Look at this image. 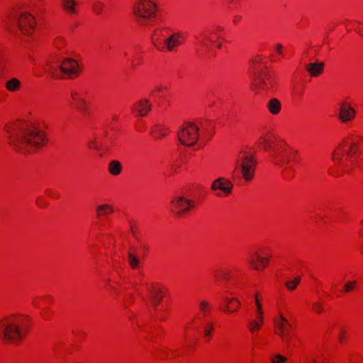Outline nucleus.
I'll list each match as a JSON object with an SVG mask.
<instances>
[{"mask_svg":"<svg viewBox=\"0 0 363 363\" xmlns=\"http://www.w3.org/2000/svg\"><path fill=\"white\" fill-rule=\"evenodd\" d=\"M89 147L93 149H98V145L96 142L93 141L89 144Z\"/></svg>","mask_w":363,"mask_h":363,"instance_id":"46","label":"nucleus"},{"mask_svg":"<svg viewBox=\"0 0 363 363\" xmlns=\"http://www.w3.org/2000/svg\"><path fill=\"white\" fill-rule=\"evenodd\" d=\"M273 84L274 76L271 72L260 70L255 74L253 86L257 92L269 90Z\"/></svg>","mask_w":363,"mask_h":363,"instance_id":"8","label":"nucleus"},{"mask_svg":"<svg viewBox=\"0 0 363 363\" xmlns=\"http://www.w3.org/2000/svg\"><path fill=\"white\" fill-rule=\"evenodd\" d=\"M275 325L277 327L276 333L278 335L286 333V330L288 329H292L291 324L281 314H280L279 318L275 320Z\"/></svg>","mask_w":363,"mask_h":363,"instance_id":"16","label":"nucleus"},{"mask_svg":"<svg viewBox=\"0 0 363 363\" xmlns=\"http://www.w3.org/2000/svg\"><path fill=\"white\" fill-rule=\"evenodd\" d=\"M184 39L182 33L174 32L163 40L152 39V43L161 52H173L178 46L183 44Z\"/></svg>","mask_w":363,"mask_h":363,"instance_id":"7","label":"nucleus"},{"mask_svg":"<svg viewBox=\"0 0 363 363\" xmlns=\"http://www.w3.org/2000/svg\"><path fill=\"white\" fill-rule=\"evenodd\" d=\"M269 259V257H262L259 255L255 254L253 255V257L251 259H249L248 261H249L250 265L255 269L259 270V264L258 263H259L261 265L263 266V267H264L266 266L267 263L268 262Z\"/></svg>","mask_w":363,"mask_h":363,"instance_id":"18","label":"nucleus"},{"mask_svg":"<svg viewBox=\"0 0 363 363\" xmlns=\"http://www.w3.org/2000/svg\"><path fill=\"white\" fill-rule=\"evenodd\" d=\"M332 160L333 162L337 164L342 165L343 164V160L341 156L340 150L338 147L333 154L332 155Z\"/></svg>","mask_w":363,"mask_h":363,"instance_id":"34","label":"nucleus"},{"mask_svg":"<svg viewBox=\"0 0 363 363\" xmlns=\"http://www.w3.org/2000/svg\"><path fill=\"white\" fill-rule=\"evenodd\" d=\"M143 248L145 252H147L149 250V247L146 244L143 245Z\"/></svg>","mask_w":363,"mask_h":363,"instance_id":"49","label":"nucleus"},{"mask_svg":"<svg viewBox=\"0 0 363 363\" xmlns=\"http://www.w3.org/2000/svg\"><path fill=\"white\" fill-rule=\"evenodd\" d=\"M199 308L202 311L203 315L206 316L210 312L211 306L208 301H202L199 303Z\"/></svg>","mask_w":363,"mask_h":363,"instance_id":"33","label":"nucleus"},{"mask_svg":"<svg viewBox=\"0 0 363 363\" xmlns=\"http://www.w3.org/2000/svg\"><path fill=\"white\" fill-rule=\"evenodd\" d=\"M113 211V207L109 204H101L96 207V215L98 218L107 216Z\"/></svg>","mask_w":363,"mask_h":363,"instance_id":"23","label":"nucleus"},{"mask_svg":"<svg viewBox=\"0 0 363 363\" xmlns=\"http://www.w3.org/2000/svg\"><path fill=\"white\" fill-rule=\"evenodd\" d=\"M343 335H344V331L343 330H341L340 333V335H339V340L340 342H342V339H343Z\"/></svg>","mask_w":363,"mask_h":363,"instance_id":"48","label":"nucleus"},{"mask_svg":"<svg viewBox=\"0 0 363 363\" xmlns=\"http://www.w3.org/2000/svg\"><path fill=\"white\" fill-rule=\"evenodd\" d=\"M130 229H131V232H132L133 235L135 238V239L139 241L140 240H139V238L137 236L136 231L135 230V227L133 226V225L132 223H130Z\"/></svg>","mask_w":363,"mask_h":363,"instance_id":"44","label":"nucleus"},{"mask_svg":"<svg viewBox=\"0 0 363 363\" xmlns=\"http://www.w3.org/2000/svg\"><path fill=\"white\" fill-rule=\"evenodd\" d=\"M293 330V328L292 329H288L287 330H286V334H291V332Z\"/></svg>","mask_w":363,"mask_h":363,"instance_id":"54","label":"nucleus"},{"mask_svg":"<svg viewBox=\"0 0 363 363\" xmlns=\"http://www.w3.org/2000/svg\"><path fill=\"white\" fill-rule=\"evenodd\" d=\"M356 286H357V281H348L345 285V291L350 292L352 290H353Z\"/></svg>","mask_w":363,"mask_h":363,"instance_id":"38","label":"nucleus"},{"mask_svg":"<svg viewBox=\"0 0 363 363\" xmlns=\"http://www.w3.org/2000/svg\"><path fill=\"white\" fill-rule=\"evenodd\" d=\"M16 137L11 139V144L18 152L26 153L30 148L41 147L45 143V135L43 133L34 128H26L20 133H15Z\"/></svg>","mask_w":363,"mask_h":363,"instance_id":"1","label":"nucleus"},{"mask_svg":"<svg viewBox=\"0 0 363 363\" xmlns=\"http://www.w3.org/2000/svg\"><path fill=\"white\" fill-rule=\"evenodd\" d=\"M312 309L318 313H320L323 311L322 303L319 301H315L313 303Z\"/></svg>","mask_w":363,"mask_h":363,"instance_id":"40","label":"nucleus"},{"mask_svg":"<svg viewBox=\"0 0 363 363\" xmlns=\"http://www.w3.org/2000/svg\"><path fill=\"white\" fill-rule=\"evenodd\" d=\"M263 323V319H259L257 320H251L249 323V329L250 332L255 333L256 330H259Z\"/></svg>","mask_w":363,"mask_h":363,"instance_id":"31","label":"nucleus"},{"mask_svg":"<svg viewBox=\"0 0 363 363\" xmlns=\"http://www.w3.org/2000/svg\"><path fill=\"white\" fill-rule=\"evenodd\" d=\"M150 110L151 105L147 99H141L133 108V111L138 113L139 116H145Z\"/></svg>","mask_w":363,"mask_h":363,"instance_id":"15","label":"nucleus"},{"mask_svg":"<svg viewBox=\"0 0 363 363\" xmlns=\"http://www.w3.org/2000/svg\"><path fill=\"white\" fill-rule=\"evenodd\" d=\"M62 7L69 15H75L77 13V3L75 0H61Z\"/></svg>","mask_w":363,"mask_h":363,"instance_id":"17","label":"nucleus"},{"mask_svg":"<svg viewBox=\"0 0 363 363\" xmlns=\"http://www.w3.org/2000/svg\"><path fill=\"white\" fill-rule=\"evenodd\" d=\"M128 264L132 269H137L139 267L140 259L136 255H135L132 252H129L128 255Z\"/></svg>","mask_w":363,"mask_h":363,"instance_id":"29","label":"nucleus"},{"mask_svg":"<svg viewBox=\"0 0 363 363\" xmlns=\"http://www.w3.org/2000/svg\"><path fill=\"white\" fill-rule=\"evenodd\" d=\"M300 281H301V277H296L292 280L287 281L286 282V286L289 290L294 291L296 288L298 284L300 283Z\"/></svg>","mask_w":363,"mask_h":363,"instance_id":"32","label":"nucleus"},{"mask_svg":"<svg viewBox=\"0 0 363 363\" xmlns=\"http://www.w3.org/2000/svg\"><path fill=\"white\" fill-rule=\"evenodd\" d=\"M217 48H218V49H220V48H222V44H221L220 43H217Z\"/></svg>","mask_w":363,"mask_h":363,"instance_id":"53","label":"nucleus"},{"mask_svg":"<svg viewBox=\"0 0 363 363\" xmlns=\"http://www.w3.org/2000/svg\"><path fill=\"white\" fill-rule=\"evenodd\" d=\"M255 303L257 309V320L263 319V312L262 309V306L257 296L255 297Z\"/></svg>","mask_w":363,"mask_h":363,"instance_id":"36","label":"nucleus"},{"mask_svg":"<svg viewBox=\"0 0 363 363\" xmlns=\"http://www.w3.org/2000/svg\"><path fill=\"white\" fill-rule=\"evenodd\" d=\"M59 69L69 77L79 72L77 62L72 58H65L59 66L55 65L54 62L48 61L45 67L46 72L56 78L60 77Z\"/></svg>","mask_w":363,"mask_h":363,"instance_id":"5","label":"nucleus"},{"mask_svg":"<svg viewBox=\"0 0 363 363\" xmlns=\"http://www.w3.org/2000/svg\"><path fill=\"white\" fill-rule=\"evenodd\" d=\"M256 164L253 155L246 151H240L235 162L234 172H240L245 180L250 181L254 177Z\"/></svg>","mask_w":363,"mask_h":363,"instance_id":"3","label":"nucleus"},{"mask_svg":"<svg viewBox=\"0 0 363 363\" xmlns=\"http://www.w3.org/2000/svg\"><path fill=\"white\" fill-rule=\"evenodd\" d=\"M272 157L274 160V162L277 165L285 169L288 168V163L291 160V154L286 150L273 153L272 154Z\"/></svg>","mask_w":363,"mask_h":363,"instance_id":"13","label":"nucleus"},{"mask_svg":"<svg viewBox=\"0 0 363 363\" xmlns=\"http://www.w3.org/2000/svg\"><path fill=\"white\" fill-rule=\"evenodd\" d=\"M70 96H71V104L73 105L74 103L77 102L80 98L82 96L81 94L74 90L71 91L70 92Z\"/></svg>","mask_w":363,"mask_h":363,"instance_id":"35","label":"nucleus"},{"mask_svg":"<svg viewBox=\"0 0 363 363\" xmlns=\"http://www.w3.org/2000/svg\"><path fill=\"white\" fill-rule=\"evenodd\" d=\"M33 305H35L36 306H38V303L36 301H33Z\"/></svg>","mask_w":363,"mask_h":363,"instance_id":"55","label":"nucleus"},{"mask_svg":"<svg viewBox=\"0 0 363 363\" xmlns=\"http://www.w3.org/2000/svg\"><path fill=\"white\" fill-rule=\"evenodd\" d=\"M21 319L16 315L0 319V338L8 342H18L23 337L20 326Z\"/></svg>","mask_w":363,"mask_h":363,"instance_id":"2","label":"nucleus"},{"mask_svg":"<svg viewBox=\"0 0 363 363\" xmlns=\"http://www.w3.org/2000/svg\"><path fill=\"white\" fill-rule=\"evenodd\" d=\"M199 125L193 122L184 123L177 132V137L179 142L186 146L194 145L199 136Z\"/></svg>","mask_w":363,"mask_h":363,"instance_id":"6","label":"nucleus"},{"mask_svg":"<svg viewBox=\"0 0 363 363\" xmlns=\"http://www.w3.org/2000/svg\"><path fill=\"white\" fill-rule=\"evenodd\" d=\"M201 39L199 40V45L208 51L211 48V44L213 43L209 35L203 33L201 34Z\"/></svg>","mask_w":363,"mask_h":363,"instance_id":"25","label":"nucleus"},{"mask_svg":"<svg viewBox=\"0 0 363 363\" xmlns=\"http://www.w3.org/2000/svg\"><path fill=\"white\" fill-rule=\"evenodd\" d=\"M275 50H276V51L277 52L278 54L282 55L283 46H282L281 44H280V43L276 44L275 45Z\"/></svg>","mask_w":363,"mask_h":363,"instance_id":"43","label":"nucleus"},{"mask_svg":"<svg viewBox=\"0 0 363 363\" xmlns=\"http://www.w3.org/2000/svg\"><path fill=\"white\" fill-rule=\"evenodd\" d=\"M214 329L213 323L212 322H208L206 324L203 328V335L206 338V341L208 342L211 337L212 332Z\"/></svg>","mask_w":363,"mask_h":363,"instance_id":"30","label":"nucleus"},{"mask_svg":"<svg viewBox=\"0 0 363 363\" xmlns=\"http://www.w3.org/2000/svg\"><path fill=\"white\" fill-rule=\"evenodd\" d=\"M19 30L25 35H30L35 26V18L32 14L27 12L22 13L17 19Z\"/></svg>","mask_w":363,"mask_h":363,"instance_id":"10","label":"nucleus"},{"mask_svg":"<svg viewBox=\"0 0 363 363\" xmlns=\"http://www.w3.org/2000/svg\"><path fill=\"white\" fill-rule=\"evenodd\" d=\"M73 106L83 116H86L89 114L88 104L83 97L80 98V99L77 102L74 103Z\"/></svg>","mask_w":363,"mask_h":363,"instance_id":"21","label":"nucleus"},{"mask_svg":"<svg viewBox=\"0 0 363 363\" xmlns=\"http://www.w3.org/2000/svg\"><path fill=\"white\" fill-rule=\"evenodd\" d=\"M230 275V272H227V271L220 272V277L225 280H228Z\"/></svg>","mask_w":363,"mask_h":363,"instance_id":"42","label":"nucleus"},{"mask_svg":"<svg viewBox=\"0 0 363 363\" xmlns=\"http://www.w3.org/2000/svg\"><path fill=\"white\" fill-rule=\"evenodd\" d=\"M312 363H316V361H315V360H313Z\"/></svg>","mask_w":363,"mask_h":363,"instance_id":"58","label":"nucleus"},{"mask_svg":"<svg viewBox=\"0 0 363 363\" xmlns=\"http://www.w3.org/2000/svg\"><path fill=\"white\" fill-rule=\"evenodd\" d=\"M199 124L201 126V127H205V122L203 121V120H200L199 121Z\"/></svg>","mask_w":363,"mask_h":363,"instance_id":"51","label":"nucleus"},{"mask_svg":"<svg viewBox=\"0 0 363 363\" xmlns=\"http://www.w3.org/2000/svg\"><path fill=\"white\" fill-rule=\"evenodd\" d=\"M216 195L218 196H222V194L220 193H216Z\"/></svg>","mask_w":363,"mask_h":363,"instance_id":"56","label":"nucleus"},{"mask_svg":"<svg viewBox=\"0 0 363 363\" xmlns=\"http://www.w3.org/2000/svg\"><path fill=\"white\" fill-rule=\"evenodd\" d=\"M339 110L340 112L338 115V118L343 123L351 121L355 117V109L353 107H352V106L350 104L345 101H342L340 103Z\"/></svg>","mask_w":363,"mask_h":363,"instance_id":"11","label":"nucleus"},{"mask_svg":"<svg viewBox=\"0 0 363 363\" xmlns=\"http://www.w3.org/2000/svg\"><path fill=\"white\" fill-rule=\"evenodd\" d=\"M233 186V184L228 179L223 177H219L212 183L211 189L214 191L220 190L225 195H228L231 193Z\"/></svg>","mask_w":363,"mask_h":363,"instance_id":"12","label":"nucleus"},{"mask_svg":"<svg viewBox=\"0 0 363 363\" xmlns=\"http://www.w3.org/2000/svg\"><path fill=\"white\" fill-rule=\"evenodd\" d=\"M231 308L234 311H236L238 308L236 307V303H234V304L231 305Z\"/></svg>","mask_w":363,"mask_h":363,"instance_id":"50","label":"nucleus"},{"mask_svg":"<svg viewBox=\"0 0 363 363\" xmlns=\"http://www.w3.org/2000/svg\"><path fill=\"white\" fill-rule=\"evenodd\" d=\"M108 171L113 176H118L122 172V164L118 160H111L108 164Z\"/></svg>","mask_w":363,"mask_h":363,"instance_id":"20","label":"nucleus"},{"mask_svg":"<svg viewBox=\"0 0 363 363\" xmlns=\"http://www.w3.org/2000/svg\"><path fill=\"white\" fill-rule=\"evenodd\" d=\"M267 107L272 114L277 115L279 113L281 106L277 99L272 98L267 102Z\"/></svg>","mask_w":363,"mask_h":363,"instance_id":"22","label":"nucleus"},{"mask_svg":"<svg viewBox=\"0 0 363 363\" xmlns=\"http://www.w3.org/2000/svg\"><path fill=\"white\" fill-rule=\"evenodd\" d=\"M150 298L155 307L162 301L163 295L162 291L156 287H152L149 290Z\"/></svg>","mask_w":363,"mask_h":363,"instance_id":"19","label":"nucleus"},{"mask_svg":"<svg viewBox=\"0 0 363 363\" xmlns=\"http://www.w3.org/2000/svg\"><path fill=\"white\" fill-rule=\"evenodd\" d=\"M273 143V140L271 138L264 135L261 136L257 141L258 145L262 146L264 149L272 147Z\"/></svg>","mask_w":363,"mask_h":363,"instance_id":"28","label":"nucleus"},{"mask_svg":"<svg viewBox=\"0 0 363 363\" xmlns=\"http://www.w3.org/2000/svg\"><path fill=\"white\" fill-rule=\"evenodd\" d=\"M167 132V128H163L160 125H156L152 129L151 134H152L155 138H160L165 136Z\"/></svg>","mask_w":363,"mask_h":363,"instance_id":"26","label":"nucleus"},{"mask_svg":"<svg viewBox=\"0 0 363 363\" xmlns=\"http://www.w3.org/2000/svg\"><path fill=\"white\" fill-rule=\"evenodd\" d=\"M226 305L224 308V311L227 313H233V311L231 308V305L236 303V307L239 308L240 306V302L237 298H225Z\"/></svg>","mask_w":363,"mask_h":363,"instance_id":"27","label":"nucleus"},{"mask_svg":"<svg viewBox=\"0 0 363 363\" xmlns=\"http://www.w3.org/2000/svg\"><path fill=\"white\" fill-rule=\"evenodd\" d=\"M94 9L97 14H99L102 12V7L100 5H95Z\"/></svg>","mask_w":363,"mask_h":363,"instance_id":"45","label":"nucleus"},{"mask_svg":"<svg viewBox=\"0 0 363 363\" xmlns=\"http://www.w3.org/2000/svg\"><path fill=\"white\" fill-rule=\"evenodd\" d=\"M325 64L322 62H315L305 65L306 70L312 77H316L323 73Z\"/></svg>","mask_w":363,"mask_h":363,"instance_id":"14","label":"nucleus"},{"mask_svg":"<svg viewBox=\"0 0 363 363\" xmlns=\"http://www.w3.org/2000/svg\"><path fill=\"white\" fill-rule=\"evenodd\" d=\"M5 128H6V130L9 133H11V127H9V126L6 125V126L5 127Z\"/></svg>","mask_w":363,"mask_h":363,"instance_id":"52","label":"nucleus"},{"mask_svg":"<svg viewBox=\"0 0 363 363\" xmlns=\"http://www.w3.org/2000/svg\"><path fill=\"white\" fill-rule=\"evenodd\" d=\"M162 89V87H160V86H158V87L157 88V91H161Z\"/></svg>","mask_w":363,"mask_h":363,"instance_id":"57","label":"nucleus"},{"mask_svg":"<svg viewBox=\"0 0 363 363\" xmlns=\"http://www.w3.org/2000/svg\"><path fill=\"white\" fill-rule=\"evenodd\" d=\"M6 88L9 91H16L21 87V82L17 78H11L5 83Z\"/></svg>","mask_w":363,"mask_h":363,"instance_id":"24","label":"nucleus"},{"mask_svg":"<svg viewBox=\"0 0 363 363\" xmlns=\"http://www.w3.org/2000/svg\"><path fill=\"white\" fill-rule=\"evenodd\" d=\"M171 211L175 213L177 216L181 217L186 213L191 208L194 206V202L187 199L184 196H177L172 201Z\"/></svg>","mask_w":363,"mask_h":363,"instance_id":"9","label":"nucleus"},{"mask_svg":"<svg viewBox=\"0 0 363 363\" xmlns=\"http://www.w3.org/2000/svg\"><path fill=\"white\" fill-rule=\"evenodd\" d=\"M282 340V341L287 345L289 346L291 344V334H282L279 335Z\"/></svg>","mask_w":363,"mask_h":363,"instance_id":"41","label":"nucleus"},{"mask_svg":"<svg viewBox=\"0 0 363 363\" xmlns=\"http://www.w3.org/2000/svg\"><path fill=\"white\" fill-rule=\"evenodd\" d=\"M261 60H262L261 57L258 55L255 57V59H254L252 60V62L255 63H259V62H260Z\"/></svg>","mask_w":363,"mask_h":363,"instance_id":"47","label":"nucleus"},{"mask_svg":"<svg viewBox=\"0 0 363 363\" xmlns=\"http://www.w3.org/2000/svg\"><path fill=\"white\" fill-rule=\"evenodd\" d=\"M286 358L279 354H277L274 357L271 359L272 363H284L286 361Z\"/></svg>","mask_w":363,"mask_h":363,"instance_id":"37","label":"nucleus"},{"mask_svg":"<svg viewBox=\"0 0 363 363\" xmlns=\"http://www.w3.org/2000/svg\"><path fill=\"white\" fill-rule=\"evenodd\" d=\"M156 5L152 0H138L133 6V13L140 25H146L156 14Z\"/></svg>","mask_w":363,"mask_h":363,"instance_id":"4","label":"nucleus"},{"mask_svg":"<svg viewBox=\"0 0 363 363\" xmlns=\"http://www.w3.org/2000/svg\"><path fill=\"white\" fill-rule=\"evenodd\" d=\"M357 143H352L350 145V150L346 153L347 156L352 157L357 152Z\"/></svg>","mask_w":363,"mask_h":363,"instance_id":"39","label":"nucleus"}]
</instances>
